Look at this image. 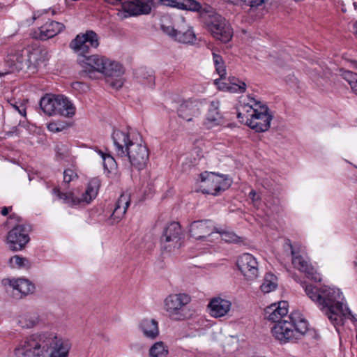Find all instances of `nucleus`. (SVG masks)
<instances>
[{
  "mask_svg": "<svg viewBox=\"0 0 357 357\" xmlns=\"http://www.w3.org/2000/svg\"><path fill=\"white\" fill-rule=\"evenodd\" d=\"M139 328L144 335L151 340L155 339L159 335L158 322L154 319H144L139 324Z\"/></svg>",
  "mask_w": 357,
  "mask_h": 357,
  "instance_id": "24",
  "label": "nucleus"
},
{
  "mask_svg": "<svg viewBox=\"0 0 357 357\" xmlns=\"http://www.w3.org/2000/svg\"><path fill=\"white\" fill-rule=\"evenodd\" d=\"M183 232L177 222L168 224L163 229L160 243L162 252H174L183 245Z\"/></svg>",
  "mask_w": 357,
  "mask_h": 357,
  "instance_id": "9",
  "label": "nucleus"
},
{
  "mask_svg": "<svg viewBox=\"0 0 357 357\" xmlns=\"http://www.w3.org/2000/svg\"><path fill=\"white\" fill-rule=\"evenodd\" d=\"M78 63L84 68V73L91 74L94 72L101 73L104 66L107 63V58L102 56L93 54L82 56L77 59Z\"/></svg>",
  "mask_w": 357,
  "mask_h": 357,
  "instance_id": "16",
  "label": "nucleus"
},
{
  "mask_svg": "<svg viewBox=\"0 0 357 357\" xmlns=\"http://www.w3.org/2000/svg\"><path fill=\"white\" fill-rule=\"evenodd\" d=\"M135 76L139 82L144 84L152 86L154 82L153 72L146 68H139L135 72Z\"/></svg>",
  "mask_w": 357,
  "mask_h": 357,
  "instance_id": "35",
  "label": "nucleus"
},
{
  "mask_svg": "<svg viewBox=\"0 0 357 357\" xmlns=\"http://www.w3.org/2000/svg\"><path fill=\"white\" fill-rule=\"evenodd\" d=\"M161 29L165 33L170 36L174 40L175 39L178 29H175L170 25H165L162 24H161Z\"/></svg>",
  "mask_w": 357,
  "mask_h": 357,
  "instance_id": "46",
  "label": "nucleus"
},
{
  "mask_svg": "<svg viewBox=\"0 0 357 357\" xmlns=\"http://www.w3.org/2000/svg\"><path fill=\"white\" fill-rule=\"evenodd\" d=\"M164 3L178 9L199 12L200 17H202V12L204 10V6L203 7L196 0H164Z\"/></svg>",
  "mask_w": 357,
  "mask_h": 357,
  "instance_id": "23",
  "label": "nucleus"
},
{
  "mask_svg": "<svg viewBox=\"0 0 357 357\" xmlns=\"http://www.w3.org/2000/svg\"><path fill=\"white\" fill-rule=\"evenodd\" d=\"M46 333H36L22 340L14 349L15 357H46Z\"/></svg>",
  "mask_w": 357,
  "mask_h": 357,
  "instance_id": "7",
  "label": "nucleus"
},
{
  "mask_svg": "<svg viewBox=\"0 0 357 357\" xmlns=\"http://www.w3.org/2000/svg\"><path fill=\"white\" fill-rule=\"evenodd\" d=\"M151 357H167L168 349L162 342H155L149 350Z\"/></svg>",
  "mask_w": 357,
  "mask_h": 357,
  "instance_id": "39",
  "label": "nucleus"
},
{
  "mask_svg": "<svg viewBox=\"0 0 357 357\" xmlns=\"http://www.w3.org/2000/svg\"><path fill=\"white\" fill-rule=\"evenodd\" d=\"M343 78L349 83L352 90H357V74L351 71H344Z\"/></svg>",
  "mask_w": 357,
  "mask_h": 357,
  "instance_id": "43",
  "label": "nucleus"
},
{
  "mask_svg": "<svg viewBox=\"0 0 357 357\" xmlns=\"http://www.w3.org/2000/svg\"><path fill=\"white\" fill-rule=\"evenodd\" d=\"M216 230L210 220H202L192 222L190 225L189 234L195 239H204Z\"/></svg>",
  "mask_w": 357,
  "mask_h": 357,
  "instance_id": "17",
  "label": "nucleus"
},
{
  "mask_svg": "<svg viewBox=\"0 0 357 357\" xmlns=\"http://www.w3.org/2000/svg\"><path fill=\"white\" fill-rule=\"evenodd\" d=\"M308 329V322L303 315L299 311H294L285 319L275 324L271 333L281 344L296 343L303 338Z\"/></svg>",
  "mask_w": 357,
  "mask_h": 357,
  "instance_id": "3",
  "label": "nucleus"
},
{
  "mask_svg": "<svg viewBox=\"0 0 357 357\" xmlns=\"http://www.w3.org/2000/svg\"><path fill=\"white\" fill-rule=\"evenodd\" d=\"M289 246L292 257L291 262L294 267L299 271L304 273L308 279L314 282L321 281V278L319 273L311 266L307 259L300 255L292 245L289 244Z\"/></svg>",
  "mask_w": 357,
  "mask_h": 357,
  "instance_id": "14",
  "label": "nucleus"
},
{
  "mask_svg": "<svg viewBox=\"0 0 357 357\" xmlns=\"http://www.w3.org/2000/svg\"><path fill=\"white\" fill-rule=\"evenodd\" d=\"M174 40L182 43H193L196 40V37L192 28L183 22V24L178 27Z\"/></svg>",
  "mask_w": 357,
  "mask_h": 357,
  "instance_id": "28",
  "label": "nucleus"
},
{
  "mask_svg": "<svg viewBox=\"0 0 357 357\" xmlns=\"http://www.w3.org/2000/svg\"><path fill=\"white\" fill-rule=\"evenodd\" d=\"M78 178L77 174L72 169H67L63 172V181L61 183V188L66 190L69 188V183Z\"/></svg>",
  "mask_w": 357,
  "mask_h": 357,
  "instance_id": "40",
  "label": "nucleus"
},
{
  "mask_svg": "<svg viewBox=\"0 0 357 357\" xmlns=\"http://www.w3.org/2000/svg\"><path fill=\"white\" fill-rule=\"evenodd\" d=\"M288 313V303L282 301L278 303L271 304L265 309V317L268 321L278 324L285 319Z\"/></svg>",
  "mask_w": 357,
  "mask_h": 357,
  "instance_id": "19",
  "label": "nucleus"
},
{
  "mask_svg": "<svg viewBox=\"0 0 357 357\" xmlns=\"http://www.w3.org/2000/svg\"><path fill=\"white\" fill-rule=\"evenodd\" d=\"M98 153L101 155L103 160V166L105 169H107L108 172H111L112 170L116 169V162L112 155L109 154L104 153L100 150L98 151Z\"/></svg>",
  "mask_w": 357,
  "mask_h": 357,
  "instance_id": "41",
  "label": "nucleus"
},
{
  "mask_svg": "<svg viewBox=\"0 0 357 357\" xmlns=\"http://www.w3.org/2000/svg\"><path fill=\"white\" fill-rule=\"evenodd\" d=\"M259 275L258 262L256 258L247 253V280H253Z\"/></svg>",
  "mask_w": 357,
  "mask_h": 357,
  "instance_id": "33",
  "label": "nucleus"
},
{
  "mask_svg": "<svg viewBox=\"0 0 357 357\" xmlns=\"http://www.w3.org/2000/svg\"><path fill=\"white\" fill-rule=\"evenodd\" d=\"M190 296L184 293L171 294L165 300V309L172 320H184L189 316Z\"/></svg>",
  "mask_w": 357,
  "mask_h": 357,
  "instance_id": "8",
  "label": "nucleus"
},
{
  "mask_svg": "<svg viewBox=\"0 0 357 357\" xmlns=\"http://www.w3.org/2000/svg\"><path fill=\"white\" fill-rule=\"evenodd\" d=\"M118 83L119 84V87H121V85H122V83H120V82H118Z\"/></svg>",
  "mask_w": 357,
  "mask_h": 357,
  "instance_id": "61",
  "label": "nucleus"
},
{
  "mask_svg": "<svg viewBox=\"0 0 357 357\" xmlns=\"http://www.w3.org/2000/svg\"><path fill=\"white\" fill-rule=\"evenodd\" d=\"M100 185V179L98 177H95L89 181L86 189L91 192L92 196H97Z\"/></svg>",
  "mask_w": 357,
  "mask_h": 357,
  "instance_id": "44",
  "label": "nucleus"
},
{
  "mask_svg": "<svg viewBox=\"0 0 357 357\" xmlns=\"http://www.w3.org/2000/svg\"><path fill=\"white\" fill-rule=\"evenodd\" d=\"M96 196H92V194L90 191L86 189L85 192L82 195L81 197H79V200L81 203H90L93 199H95Z\"/></svg>",
  "mask_w": 357,
  "mask_h": 357,
  "instance_id": "47",
  "label": "nucleus"
},
{
  "mask_svg": "<svg viewBox=\"0 0 357 357\" xmlns=\"http://www.w3.org/2000/svg\"><path fill=\"white\" fill-rule=\"evenodd\" d=\"M231 302L220 297L213 298L208 305L210 314L215 318L221 317L227 314L231 307Z\"/></svg>",
  "mask_w": 357,
  "mask_h": 357,
  "instance_id": "21",
  "label": "nucleus"
},
{
  "mask_svg": "<svg viewBox=\"0 0 357 357\" xmlns=\"http://www.w3.org/2000/svg\"><path fill=\"white\" fill-rule=\"evenodd\" d=\"M215 84L218 86L219 89L231 93L243 92L245 89V83L243 82L236 83L231 81L229 83H225L216 79L215 80Z\"/></svg>",
  "mask_w": 357,
  "mask_h": 357,
  "instance_id": "30",
  "label": "nucleus"
},
{
  "mask_svg": "<svg viewBox=\"0 0 357 357\" xmlns=\"http://www.w3.org/2000/svg\"><path fill=\"white\" fill-rule=\"evenodd\" d=\"M201 184L200 190L204 194L217 195L221 191H225L230 186V181L223 175L213 172L200 174Z\"/></svg>",
  "mask_w": 357,
  "mask_h": 357,
  "instance_id": "10",
  "label": "nucleus"
},
{
  "mask_svg": "<svg viewBox=\"0 0 357 357\" xmlns=\"http://www.w3.org/2000/svg\"><path fill=\"white\" fill-rule=\"evenodd\" d=\"M65 26L59 22L49 20L45 24L37 28L33 31V38L40 40H47L60 33Z\"/></svg>",
  "mask_w": 357,
  "mask_h": 357,
  "instance_id": "15",
  "label": "nucleus"
},
{
  "mask_svg": "<svg viewBox=\"0 0 357 357\" xmlns=\"http://www.w3.org/2000/svg\"><path fill=\"white\" fill-rule=\"evenodd\" d=\"M321 295L319 309L334 326L342 325L344 319L357 321V317L344 305V296L339 289L321 287Z\"/></svg>",
  "mask_w": 357,
  "mask_h": 357,
  "instance_id": "1",
  "label": "nucleus"
},
{
  "mask_svg": "<svg viewBox=\"0 0 357 357\" xmlns=\"http://www.w3.org/2000/svg\"><path fill=\"white\" fill-rule=\"evenodd\" d=\"M30 230L29 225L19 224L14 226L7 235L6 243L8 248L14 252L23 250L30 241Z\"/></svg>",
  "mask_w": 357,
  "mask_h": 357,
  "instance_id": "11",
  "label": "nucleus"
},
{
  "mask_svg": "<svg viewBox=\"0 0 357 357\" xmlns=\"http://www.w3.org/2000/svg\"><path fill=\"white\" fill-rule=\"evenodd\" d=\"M12 211V206H4L1 208V213L2 215H7Z\"/></svg>",
  "mask_w": 357,
  "mask_h": 357,
  "instance_id": "55",
  "label": "nucleus"
},
{
  "mask_svg": "<svg viewBox=\"0 0 357 357\" xmlns=\"http://www.w3.org/2000/svg\"><path fill=\"white\" fill-rule=\"evenodd\" d=\"M9 264L13 268H29L31 266L29 260L20 255H15L9 259Z\"/></svg>",
  "mask_w": 357,
  "mask_h": 357,
  "instance_id": "38",
  "label": "nucleus"
},
{
  "mask_svg": "<svg viewBox=\"0 0 357 357\" xmlns=\"http://www.w3.org/2000/svg\"><path fill=\"white\" fill-rule=\"evenodd\" d=\"M61 188L55 187L52 189V193L54 194L58 199L63 200L64 203L70 206L77 205L80 204L79 197H75L72 192H63L61 191Z\"/></svg>",
  "mask_w": 357,
  "mask_h": 357,
  "instance_id": "34",
  "label": "nucleus"
},
{
  "mask_svg": "<svg viewBox=\"0 0 357 357\" xmlns=\"http://www.w3.org/2000/svg\"><path fill=\"white\" fill-rule=\"evenodd\" d=\"M10 285L13 290L17 291L22 295H27L33 292L35 286L29 280L23 278L10 280Z\"/></svg>",
  "mask_w": 357,
  "mask_h": 357,
  "instance_id": "29",
  "label": "nucleus"
},
{
  "mask_svg": "<svg viewBox=\"0 0 357 357\" xmlns=\"http://www.w3.org/2000/svg\"><path fill=\"white\" fill-rule=\"evenodd\" d=\"M13 108L17 110L22 116H26V109L24 105H20V107L17 106L15 104H12Z\"/></svg>",
  "mask_w": 357,
  "mask_h": 357,
  "instance_id": "52",
  "label": "nucleus"
},
{
  "mask_svg": "<svg viewBox=\"0 0 357 357\" xmlns=\"http://www.w3.org/2000/svg\"><path fill=\"white\" fill-rule=\"evenodd\" d=\"M356 34H357V22L356 24Z\"/></svg>",
  "mask_w": 357,
  "mask_h": 357,
  "instance_id": "62",
  "label": "nucleus"
},
{
  "mask_svg": "<svg viewBox=\"0 0 357 357\" xmlns=\"http://www.w3.org/2000/svg\"><path fill=\"white\" fill-rule=\"evenodd\" d=\"M293 278L297 282L301 284L302 287L304 289L306 295L319 307V303L321 298V287L317 288L312 284L307 283L306 282L301 281L296 274L293 275Z\"/></svg>",
  "mask_w": 357,
  "mask_h": 357,
  "instance_id": "26",
  "label": "nucleus"
},
{
  "mask_svg": "<svg viewBox=\"0 0 357 357\" xmlns=\"http://www.w3.org/2000/svg\"><path fill=\"white\" fill-rule=\"evenodd\" d=\"M237 117L238 119H241V118L243 119L242 114L241 112H238V114H237Z\"/></svg>",
  "mask_w": 357,
  "mask_h": 357,
  "instance_id": "60",
  "label": "nucleus"
},
{
  "mask_svg": "<svg viewBox=\"0 0 357 357\" xmlns=\"http://www.w3.org/2000/svg\"><path fill=\"white\" fill-rule=\"evenodd\" d=\"M86 43H89L90 46L96 49L99 46V36L98 34L92 31L88 30L84 33H79L71 40L69 47L75 52L79 54V57L87 56L88 47L86 46Z\"/></svg>",
  "mask_w": 357,
  "mask_h": 357,
  "instance_id": "12",
  "label": "nucleus"
},
{
  "mask_svg": "<svg viewBox=\"0 0 357 357\" xmlns=\"http://www.w3.org/2000/svg\"><path fill=\"white\" fill-rule=\"evenodd\" d=\"M38 323V317L35 314H25L19 317L18 325L23 328H30Z\"/></svg>",
  "mask_w": 357,
  "mask_h": 357,
  "instance_id": "36",
  "label": "nucleus"
},
{
  "mask_svg": "<svg viewBox=\"0 0 357 357\" xmlns=\"http://www.w3.org/2000/svg\"><path fill=\"white\" fill-rule=\"evenodd\" d=\"M354 92L357 94V90H355Z\"/></svg>",
  "mask_w": 357,
  "mask_h": 357,
  "instance_id": "63",
  "label": "nucleus"
},
{
  "mask_svg": "<svg viewBox=\"0 0 357 357\" xmlns=\"http://www.w3.org/2000/svg\"><path fill=\"white\" fill-rule=\"evenodd\" d=\"M276 3L277 0H250L249 3L250 8L248 10V14L251 17L260 18L266 13V4H270L272 6Z\"/></svg>",
  "mask_w": 357,
  "mask_h": 357,
  "instance_id": "25",
  "label": "nucleus"
},
{
  "mask_svg": "<svg viewBox=\"0 0 357 357\" xmlns=\"http://www.w3.org/2000/svg\"><path fill=\"white\" fill-rule=\"evenodd\" d=\"M130 204V198L128 194H122L116 201L114 211L108 219L111 225L119 222L124 217L126 212Z\"/></svg>",
  "mask_w": 357,
  "mask_h": 357,
  "instance_id": "20",
  "label": "nucleus"
},
{
  "mask_svg": "<svg viewBox=\"0 0 357 357\" xmlns=\"http://www.w3.org/2000/svg\"><path fill=\"white\" fill-rule=\"evenodd\" d=\"M47 129L53 132H58L62 130V128H60L59 125L54 122L50 123L47 125Z\"/></svg>",
  "mask_w": 357,
  "mask_h": 357,
  "instance_id": "49",
  "label": "nucleus"
},
{
  "mask_svg": "<svg viewBox=\"0 0 357 357\" xmlns=\"http://www.w3.org/2000/svg\"><path fill=\"white\" fill-rule=\"evenodd\" d=\"M47 352L51 349L50 357H68L72 347L71 341L66 337L46 333Z\"/></svg>",
  "mask_w": 357,
  "mask_h": 357,
  "instance_id": "13",
  "label": "nucleus"
},
{
  "mask_svg": "<svg viewBox=\"0 0 357 357\" xmlns=\"http://www.w3.org/2000/svg\"><path fill=\"white\" fill-rule=\"evenodd\" d=\"M153 0H132L122 3L123 10L129 15L136 16L150 13Z\"/></svg>",
  "mask_w": 357,
  "mask_h": 357,
  "instance_id": "18",
  "label": "nucleus"
},
{
  "mask_svg": "<svg viewBox=\"0 0 357 357\" xmlns=\"http://www.w3.org/2000/svg\"><path fill=\"white\" fill-rule=\"evenodd\" d=\"M219 105L220 102L218 100H213L210 103L205 123L208 128L219 125L222 122V116L218 111Z\"/></svg>",
  "mask_w": 357,
  "mask_h": 357,
  "instance_id": "27",
  "label": "nucleus"
},
{
  "mask_svg": "<svg viewBox=\"0 0 357 357\" xmlns=\"http://www.w3.org/2000/svg\"><path fill=\"white\" fill-rule=\"evenodd\" d=\"M40 107L48 116L73 117L76 108L63 95L46 94L40 98Z\"/></svg>",
  "mask_w": 357,
  "mask_h": 357,
  "instance_id": "6",
  "label": "nucleus"
},
{
  "mask_svg": "<svg viewBox=\"0 0 357 357\" xmlns=\"http://www.w3.org/2000/svg\"><path fill=\"white\" fill-rule=\"evenodd\" d=\"M234 5H241L244 3L245 0H227Z\"/></svg>",
  "mask_w": 357,
  "mask_h": 357,
  "instance_id": "56",
  "label": "nucleus"
},
{
  "mask_svg": "<svg viewBox=\"0 0 357 357\" xmlns=\"http://www.w3.org/2000/svg\"><path fill=\"white\" fill-rule=\"evenodd\" d=\"M8 62L13 70L20 71L28 66V59L22 54L17 52L9 56Z\"/></svg>",
  "mask_w": 357,
  "mask_h": 357,
  "instance_id": "32",
  "label": "nucleus"
},
{
  "mask_svg": "<svg viewBox=\"0 0 357 357\" xmlns=\"http://www.w3.org/2000/svg\"><path fill=\"white\" fill-rule=\"evenodd\" d=\"M10 221L15 220L16 221L19 225L22 222V218L17 215V214L13 213L9 216Z\"/></svg>",
  "mask_w": 357,
  "mask_h": 357,
  "instance_id": "54",
  "label": "nucleus"
},
{
  "mask_svg": "<svg viewBox=\"0 0 357 357\" xmlns=\"http://www.w3.org/2000/svg\"><path fill=\"white\" fill-rule=\"evenodd\" d=\"M352 64L354 68L357 69V61H353Z\"/></svg>",
  "mask_w": 357,
  "mask_h": 357,
  "instance_id": "59",
  "label": "nucleus"
},
{
  "mask_svg": "<svg viewBox=\"0 0 357 357\" xmlns=\"http://www.w3.org/2000/svg\"><path fill=\"white\" fill-rule=\"evenodd\" d=\"M213 59L215 66H218L224 63L222 56L215 53H213Z\"/></svg>",
  "mask_w": 357,
  "mask_h": 357,
  "instance_id": "51",
  "label": "nucleus"
},
{
  "mask_svg": "<svg viewBox=\"0 0 357 357\" xmlns=\"http://www.w3.org/2000/svg\"><path fill=\"white\" fill-rule=\"evenodd\" d=\"M273 119L268 107L256 96L247 94V126L257 132L267 131Z\"/></svg>",
  "mask_w": 357,
  "mask_h": 357,
  "instance_id": "4",
  "label": "nucleus"
},
{
  "mask_svg": "<svg viewBox=\"0 0 357 357\" xmlns=\"http://www.w3.org/2000/svg\"><path fill=\"white\" fill-rule=\"evenodd\" d=\"M122 0H105L106 2L110 4H117L121 3Z\"/></svg>",
  "mask_w": 357,
  "mask_h": 357,
  "instance_id": "57",
  "label": "nucleus"
},
{
  "mask_svg": "<svg viewBox=\"0 0 357 357\" xmlns=\"http://www.w3.org/2000/svg\"><path fill=\"white\" fill-rule=\"evenodd\" d=\"M236 266L241 273L244 275V262L243 257H240L236 261Z\"/></svg>",
  "mask_w": 357,
  "mask_h": 357,
  "instance_id": "50",
  "label": "nucleus"
},
{
  "mask_svg": "<svg viewBox=\"0 0 357 357\" xmlns=\"http://www.w3.org/2000/svg\"><path fill=\"white\" fill-rule=\"evenodd\" d=\"M112 139L119 157H128L130 165L138 170L146 167L149 152L145 144L134 142L128 132L119 130L113 132Z\"/></svg>",
  "mask_w": 357,
  "mask_h": 357,
  "instance_id": "2",
  "label": "nucleus"
},
{
  "mask_svg": "<svg viewBox=\"0 0 357 357\" xmlns=\"http://www.w3.org/2000/svg\"><path fill=\"white\" fill-rule=\"evenodd\" d=\"M55 152L57 160H63L69 155L68 146L63 144H57L55 146Z\"/></svg>",
  "mask_w": 357,
  "mask_h": 357,
  "instance_id": "45",
  "label": "nucleus"
},
{
  "mask_svg": "<svg viewBox=\"0 0 357 357\" xmlns=\"http://www.w3.org/2000/svg\"><path fill=\"white\" fill-rule=\"evenodd\" d=\"M250 198L252 199L253 203H254V205L256 206L257 204V202H258V200L259 199V197L257 196V197H256V192L255 191H251L249 194Z\"/></svg>",
  "mask_w": 357,
  "mask_h": 357,
  "instance_id": "53",
  "label": "nucleus"
},
{
  "mask_svg": "<svg viewBox=\"0 0 357 357\" xmlns=\"http://www.w3.org/2000/svg\"><path fill=\"white\" fill-rule=\"evenodd\" d=\"M215 231L220 234L221 239L226 243H238L240 238L234 233L216 229Z\"/></svg>",
  "mask_w": 357,
  "mask_h": 357,
  "instance_id": "42",
  "label": "nucleus"
},
{
  "mask_svg": "<svg viewBox=\"0 0 357 357\" xmlns=\"http://www.w3.org/2000/svg\"><path fill=\"white\" fill-rule=\"evenodd\" d=\"M86 46L88 47V54H89L90 52V49L93 48V47L90 46L89 43H86Z\"/></svg>",
  "mask_w": 357,
  "mask_h": 357,
  "instance_id": "58",
  "label": "nucleus"
},
{
  "mask_svg": "<svg viewBox=\"0 0 357 357\" xmlns=\"http://www.w3.org/2000/svg\"><path fill=\"white\" fill-rule=\"evenodd\" d=\"M201 19L216 40L224 43L231 40L233 35L231 28L226 20L218 14L211 6H204Z\"/></svg>",
  "mask_w": 357,
  "mask_h": 357,
  "instance_id": "5",
  "label": "nucleus"
},
{
  "mask_svg": "<svg viewBox=\"0 0 357 357\" xmlns=\"http://www.w3.org/2000/svg\"><path fill=\"white\" fill-rule=\"evenodd\" d=\"M177 113L179 117L186 121H190L193 116L199 114L198 103L192 100H183L177 109Z\"/></svg>",
  "mask_w": 357,
  "mask_h": 357,
  "instance_id": "22",
  "label": "nucleus"
},
{
  "mask_svg": "<svg viewBox=\"0 0 357 357\" xmlns=\"http://www.w3.org/2000/svg\"><path fill=\"white\" fill-rule=\"evenodd\" d=\"M101 73L108 77H119L123 73V68L119 63L107 58V63L104 66Z\"/></svg>",
  "mask_w": 357,
  "mask_h": 357,
  "instance_id": "31",
  "label": "nucleus"
},
{
  "mask_svg": "<svg viewBox=\"0 0 357 357\" xmlns=\"http://www.w3.org/2000/svg\"><path fill=\"white\" fill-rule=\"evenodd\" d=\"M278 287L277 278L271 273L265 275L264 282L260 286L261 291L264 293H269L275 290Z\"/></svg>",
  "mask_w": 357,
  "mask_h": 357,
  "instance_id": "37",
  "label": "nucleus"
},
{
  "mask_svg": "<svg viewBox=\"0 0 357 357\" xmlns=\"http://www.w3.org/2000/svg\"><path fill=\"white\" fill-rule=\"evenodd\" d=\"M215 70L218 73V74L220 75V79L225 78L226 75V67L225 66L224 63H222V64L218 66H215Z\"/></svg>",
  "mask_w": 357,
  "mask_h": 357,
  "instance_id": "48",
  "label": "nucleus"
}]
</instances>
